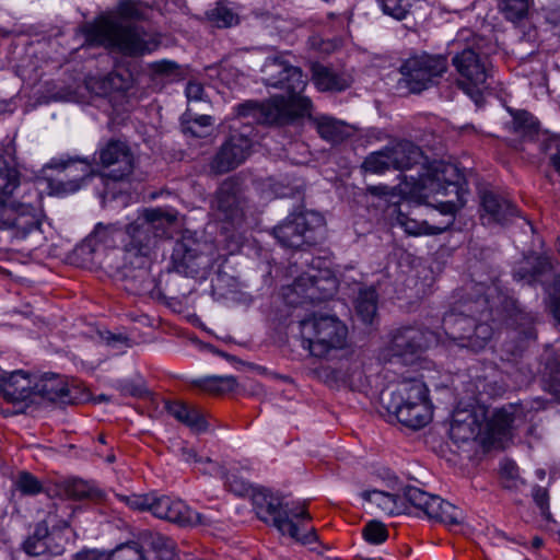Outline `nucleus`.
I'll return each mask as SVG.
<instances>
[{
  "mask_svg": "<svg viewBox=\"0 0 560 560\" xmlns=\"http://www.w3.org/2000/svg\"><path fill=\"white\" fill-rule=\"evenodd\" d=\"M238 126H231L230 132L210 162L215 174H226L237 168L252 154L259 142L257 125L252 118H238Z\"/></svg>",
  "mask_w": 560,
  "mask_h": 560,
  "instance_id": "nucleus-12",
  "label": "nucleus"
},
{
  "mask_svg": "<svg viewBox=\"0 0 560 560\" xmlns=\"http://www.w3.org/2000/svg\"><path fill=\"white\" fill-rule=\"evenodd\" d=\"M113 42L110 50L126 57L150 55L159 47V42L147 38V33L135 24H124L117 20L110 23Z\"/></svg>",
  "mask_w": 560,
  "mask_h": 560,
  "instance_id": "nucleus-19",
  "label": "nucleus"
},
{
  "mask_svg": "<svg viewBox=\"0 0 560 560\" xmlns=\"http://www.w3.org/2000/svg\"><path fill=\"white\" fill-rule=\"evenodd\" d=\"M267 88L283 91L265 101L247 100L236 104L233 112L238 118H252L260 126L283 127L311 115L313 103L302 93L306 80L300 67L291 65L279 54L268 56L260 69Z\"/></svg>",
  "mask_w": 560,
  "mask_h": 560,
  "instance_id": "nucleus-3",
  "label": "nucleus"
},
{
  "mask_svg": "<svg viewBox=\"0 0 560 560\" xmlns=\"http://www.w3.org/2000/svg\"><path fill=\"white\" fill-rule=\"evenodd\" d=\"M542 290L549 300L560 299V272L553 275L551 281L547 279V284L542 287Z\"/></svg>",
  "mask_w": 560,
  "mask_h": 560,
  "instance_id": "nucleus-59",
  "label": "nucleus"
},
{
  "mask_svg": "<svg viewBox=\"0 0 560 560\" xmlns=\"http://www.w3.org/2000/svg\"><path fill=\"white\" fill-rule=\"evenodd\" d=\"M164 410L196 434L206 433L210 428L203 411L199 407L184 400L165 399Z\"/></svg>",
  "mask_w": 560,
  "mask_h": 560,
  "instance_id": "nucleus-25",
  "label": "nucleus"
},
{
  "mask_svg": "<svg viewBox=\"0 0 560 560\" xmlns=\"http://www.w3.org/2000/svg\"><path fill=\"white\" fill-rule=\"evenodd\" d=\"M202 348L208 350L209 352L218 355V357H221V358L228 360V361H234L235 360L234 355H232V354H230V353H228V352H225L223 350L218 349L215 346H213L211 343L203 342L202 343Z\"/></svg>",
  "mask_w": 560,
  "mask_h": 560,
  "instance_id": "nucleus-63",
  "label": "nucleus"
},
{
  "mask_svg": "<svg viewBox=\"0 0 560 560\" xmlns=\"http://www.w3.org/2000/svg\"><path fill=\"white\" fill-rule=\"evenodd\" d=\"M116 388L120 392L121 395L137 399H145L152 395V392L147 386L145 381L141 377L137 380H118Z\"/></svg>",
  "mask_w": 560,
  "mask_h": 560,
  "instance_id": "nucleus-44",
  "label": "nucleus"
},
{
  "mask_svg": "<svg viewBox=\"0 0 560 560\" xmlns=\"http://www.w3.org/2000/svg\"><path fill=\"white\" fill-rule=\"evenodd\" d=\"M387 147L392 167L396 171L411 170L422 156L421 148L408 139L398 140Z\"/></svg>",
  "mask_w": 560,
  "mask_h": 560,
  "instance_id": "nucleus-32",
  "label": "nucleus"
},
{
  "mask_svg": "<svg viewBox=\"0 0 560 560\" xmlns=\"http://www.w3.org/2000/svg\"><path fill=\"white\" fill-rule=\"evenodd\" d=\"M436 341L433 331L413 326L396 328L387 346L392 360L409 365L415 363Z\"/></svg>",
  "mask_w": 560,
  "mask_h": 560,
  "instance_id": "nucleus-16",
  "label": "nucleus"
},
{
  "mask_svg": "<svg viewBox=\"0 0 560 560\" xmlns=\"http://www.w3.org/2000/svg\"><path fill=\"white\" fill-rule=\"evenodd\" d=\"M533 500L540 511L541 516L546 521H551L552 515L550 512L549 493L546 488L535 486L533 489Z\"/></svg>",
  "mask_w": 560,
  "mask_h": 560,
  "instance_id": "nucleus-54",
  "label": "nucleus"
},
{
  "mask_svg": "<svg viewBox=\"0 0 560 560\" xmlns=\"http://www.w3.org/2000/svg\"><path fill=\"white\" fill-rule=\"evenodd\" d=\"M213 124V117L210 115H196L194 118L190 117L189 113L183 114L180 118L182 131L185 135H190L195 138H201L202 133L195 129V126L205 128L210 127Z\"/></svg>",
  "mask_w": 560,
  "mask_h": 560,
  "instance_id": "nucleus-50",
  "label": "nucleus"
},
{
  "mask_svg": "<svg viewBox=\"0 0 560 560\" xmlns=\"http://www.w3.org/2000/svg\"><path fill=\"white\" fill-rule=\"evenodd\" d=\"M58 532L55 528L50 530L46 521L36 523L33 533L23 541V551L31 557L61 553L63 550L61 545L51 546Z\"/></svg>",
  "mask_w": 560,
  "mask_h": 560,
  "instance_id": "nucleus-27",
  "label": "nucleus"
},
{
  "mask_svg": "<svg viewBox=\"0 0 560 560\" xmlns=\"http://www.w3.org/2000/svg\"><path fill=\"white\" fill-rule=\"evenodd\" d=\"M66 495L74 501H82L95 497L96 489L81 478H71L65 481Z\"/></svg>",
  "mask_w": 560,
  "mask_h": 560,
  "instance_id": "nucleus-45",
  "label": "nucleus"
},
{
  "mask_svg": "<svg viewBox=\"0 0 560 560\" xmlns=\"http://www.w3.org/2000/svg\"><path fill=\"white\" fill-rule=\"evenodd\" d=\"M530 0H500L499 8L504 18L511 22L522 21L527 16Z\"/></svg>",
  "mask_w": 560,
  "mask_h": 560,
  "instance_id": "nucleus-47",
  "label": "nucleus"
},
{
  "mask_svg": "<svg viewBox=\"0 0 560 560\" xmlns=\"http://www.w3.org/2000/svg\"><path fill=\"white\" fill-rule=\"evenodd\" d=\"M378 293L374 287L361 289L355 300V314L359 320L369 326L377 316Z\"/></svg>",
  "mask_w": 560,
  "mask_h": 560,
  "instance_id": "nucleus-36",
  "label": "nucleus"
},
{
  "mask_svg": "<svg viewBox=\"0 0 560 560\" xmlns=\"http://www.w3.org/2000/svg\"><path fill=\"white\" fill-rule=\"evenodd\" d=\"M91 166L97 170L101 187L96 192L101 206L109 210L126 208L131 200L126 180L136 167V156L126 140L118 138L101 139L92 155H86Z\"/></svg>",
  "mask_w": 560,
  "mask_h": 560,
  "instance_id": "nucleus-6",
  "label": "nucleus"
},
{
  "mask_svg": "<svg viewBox=\"0 0 560 560\" xmlns=\"http://www.w3.org/2000/svg\"><path fill=\"white\" fill-rule=\"evenodd\" d=\"M316 130L319 137L331 143L342 142L347 138L345 124L330 116H322L316 121Z\"/></svg>",
  "mask_w": 560,
  "mask_h": 560,
  "instance_id": "nucleus-40",
  "label": "nucleus"
},
{
  "mask_svg": "<svg viewBox=\"0 0 560 560\" xmlns=\"http://www.w3.org/2000/svg\"><path fill=\"white\" fill-rule=\"evenodd\" d=\"M479 218L485 226H509L522 211L511 199L492 189L479 191Z\"/></svg>",
  "mask_w": 560,
  "mask_h": 560,
  "instance_id": "nucleus-20",
  "label": "nucleus"
},
{
  "mask_svg": "<svg viewBox=\"0 0 560 560\" xmlns=\"http://www.w3.org/2000/svg\"><path fill=\"white\" fill-rule=\"evenodd\" d=\"M552 148H555V152H552L549 156V165L560 176V143L553 140L544 143L545 152L551 150Z\"/></svg>",
  "mask_w": 560,
  "mask_h": 560,
  "instance_id": "nucleus-57",
  "label": "nucleus"
},
{
  "mask_svg": "<svg viewBox=\"0 0 560 560\" xmlns=\"http://www.w3.org/2000/svg\"><path fill=\"white\" fill-rule=\"evenodd\" d=\"M324 225L322 213L299 205L272 229L271 234L281 247L304 250L317 243V230Z\"/></svg>",
  "mask_w": 560,
  "mask_h": 560,
  "instance_id": "nucleus-13",
  "label": "nucleus"
},
{
  "mask_svg": "<svg viewBox=\"0 0 560 560\" xmlns=\"http://www.w3.org/2000/svg\"><path fill=\"white\" fill-rule=\"evenodd\" d=\"M490 291L487 283H475L466 294L462 310L444 316L445 334L459 348L479 352L492 340L495 327Z\"/></svg>",
  "mask_w": 560,
  "mask_h": 560,
  "instance_id": "nucleus-7",
  "label": "nucleus"
},
{
  "mask_svg": "<svg viewBox=\"0 0 560 560\" xmlns=\"http://www.w3.org/2000/svg\"><path fill=\"white\" fill-rule=\"evenodd\" d=\"M151 68L158 75L171 77L176 73L179 67L175 61L163 59L153 62Z\"/></svg>",
  "mask_w": 560,
  "mask_h": 560,
  "instance_id": "nucleus-56",
  "label": "nucleus"
},
{
  "mask_svg": "<svg viewBox=\"0 0 560 560\" xmlns=\"http://www.w3.org/2000/svg\"><path fill=\"white\" fill-rule=\"evenodd\" d=\"M553 262L550 256L545 253H532L524 257V260L514 266L511 272L514 282L522 287L537 290L547 284V279L553 272Z\"/></svg>",
  "mask_w": 560,
  "mask_h": 560,
  "instance_id": "nucleus-23",
  "label": "nucleus"
},
{
  "mask_svg": "<svg viewBox=\"0 0 560 560\" xmlns=\"http://www.w3.org/2000/svg\"><path fill=\"white\" fill-rule=\"evenodd\" d=\"M198 245L190 240H177L174 243L171 262L174 270L186 277H195L200 269Z\"/></svg>",
  "mask_w": 560,
  "mask_h": 560,
  "instance_id": "nucleus-28",
  "label": "nucleus"
},
{
  "mask_svg": "<svg viewBox=\"0 0 560 560\" xmlns=\"http://www.w3.org/2000/svg\"><path fill=\"white\" fill-rule=\"evenodd\" d=\"M304 264L310 266V272H303L298 276L291 290L301 296L302 302L317 304L331 300L337 293V279L332 271L322 267L325 262L319 257H314L308 253L302 255Z\"/></svg>",
  "mask_w": 560,
  "mask_h": 560,
  "instance_id": "nucleus-15",
  "label": "nucleus"
},
{
  "mask_svg": "<svg viewBox=\"0 0 560 560\" xmlns=\"http://www.w3.org/2000/svg\"><path fill=\"white\" fill-rule=\"evenodd\" d=\"M386 411L406 428L420 430L429 424L433 417L434 405L430 389L421 378H405L389 393L382 397Z\"/></svg>",
  "mask_w": 560,
  "mask_h": 560,
  "instance_id": "nucleus-9",
  "label": "nucleus"
},
{
  "mask_svg": "<svg viewBox=\"0 0 560 560\" xmlns=\"http://www.w3.org/2000/svg\"><path fill=\"white\" fill-rule=\"evenodd\" d=\"M154 497L151 494H137L132 493L130 495H121L119 500L121 502H125L128 508H130L133 511L144 512L152 510V503H153Z\"/></svg>",
  "mask_w": 560,
  "mask_h": 560,
  "instance_id": "nucleus-52",
  "label": "nucleus"
},
{
  "mask_svg": "<svg viewBox=\"0 0 560 560\" xmlns=\"http://www.w3.org/2000/svg\"><path fill=\"white\" fill-rule=\"evenodd\" d=\"M212 203L223 221L233 223L242 220L245 206L242 180L235 176L225 178L218 186Z\"/></svg>",
  "mask_w": 560,
  "mask_h": 560,
  "instance_id": "nucleus-22",
  "label": "nucleus"
},
{
  "mask_svg": "<svg viewBox=\"0 0 560 560\" xmlns=\"http://www.w3.org/2000/svg\"><path fill=\"white\" fill-rule=\"evenodd\" d=\"M147 553L153 552L156 560H178L176 544L163 534L143 530Z\"/></svg>",
  "mask_w": 560,
  "mask_h": 560,
  "instance_id": "nucleus-34",
  "label": "nucleus"
},
{
  "mask_svg": "<svg viewBox=\"0 0 560 560\" xmlns=\"http://www.w3.org/2000/svg\"><path fill=\"white\" fill-rule=\"evenodd\" d=\"M190 384L203 392L221 395L231 392L236 386V378L233 375L219 376L210 375L191 380Z\"/></svg>",
  "mask_w": 560,
  "mask_h": 560,
  "instance_id": "nucleus-37",
  "label": "nucleus"
},
{
  "mask_svg": "<svg viewBox=\"0 0 560 560\" xmlns=\"http://www.w3.org/2000/svg\"><path fill=\"white\" fill-rule=\"evenodd\" d=\"M175 217L160 208H140L128 222H97L68 258L81 268H100L117 281L148 275L159 241L168 238Z\"/></svg>",
  "mask_w": 560,
  "mask_h": 560,
  "instance_id": "nucleus-1",
  "label": "nucleus"
},
{
  "mask_svg": "<svg viewBox=\"0 0 560 560\" xmlns=\"http://www.w3.org/2000/svg\"><path fill=\"white\" fill-rule=\"evenodd\" d=\"M514 413L508 408L495 409L491 417L487 419L483 430L481 429L480 443L483 446H492L511 434L514 423Z\"/></svg>",
  "mask_w": 560,
  "mask_h": 560,
  "instance_id": "nucleus-29",
  "label": "nucleus"
},
{
  "mask_svg": "<svg viewBox=\"0 0 560 560\" xmlns=\"http://www.w3.org/2000/svg\"><path fill=\"white\" fill-rule=\"evenodd\" d=\"M224 486L228 491L236 497L252 495L254 486L247 477L244 476V469L240 467H230L223 474Z\"/></svg>",
  "mask_w": 560,
  "mask_h": 560,
  "instance_id": "nucleus-38",
  "label": "nucleus"
},
{
  "mask_svg": "<svg viewBox=\"0 0 560 560\" xmlns=\"http://www.w3.org/2000/svg\"><path fill=\"white\" fill-rule=\"evenodd\" d=\"M34 399L37 398L55 404L73 405L77 404V397L66 382L65 377L58 373L44 372L34 376Z\"/></svg>",
  "mask_w": 560,
  "mask_h": 560,
  "instance_id": "nucleus-24",
  "label": "nucleus"
},
{
  "mask_svg": "<svg viewBox=\"0 0 560 560\" xmlns=\"http://www.w3.org/2000/svg\"><path fill=\"white\" fill-rule=\"evenodd\" d=\"M182 455L186 463L203 464L211 462L209 457L199 455L198 452L192 447H183Z\"/></svg>",
  "mask_w": 560,
  "mask_h": 560,
  "instance_id": "nucleus-60",
  "label": "nucleus"
},
{
  "mask_svg": "<svg viewBox=\"0 0 560 560\" xmlns=\"http://www.w3.org/2000/svg\"><path fill=\"white\" fill-rule=\"evenodd\" d=\"M448 436L452 443L458 447L464 448L466 445H469L480 440L481 434V424L475 413H467L464 419H459L455 417L450 425Z\"/></svg>",
  "mask_w": 560,
  "mask_h": 560,
  "instance_id": "nucleus-30",
  "label": "nucleus"
},
{
  "mask_svg": "<svg viewBox=\"0 0 560 560\" xmlns=\"http://www.w3.org/2000/svg\"><path fill=\"white\" fill-rule=\"evenodd\" d=\"M110 23H115V19L103 14L93 21L81 23L75 28V35L83 37L81 48L105 47L110 50L113 42Z\"/></svg>",
  "mask_w": 560,
  "mask_h": 560,
  "instance_id": "nucleus-26",
  "label": "nucleus"
},
{
  "mask_svg": "<svg viewBox=\"0 0 560 560\" xmlns=\"http://www.w3.org/2000/svg\"><path fill=\"white\" fill-rule=\"evenodd\" d=\"M517 465L512 459H505L500 465V472L503 477L509 479H515L517 476Z\"/></svg>",
  "mask_w": 560,
  "mask_h": 560,
  "instance_id": "nucleus-62",
  "label": "nucleus"
},
{
  "mask_svg": "<svg viewBox=\"0 0 560 560\" xmlns=\"http://www.w3.org/2000/svg\"><path fill=\"white\" fill-rule=\"evenodd\" d=\"M105 553L97 549H82L74 555L73 560H103Z\"/></svg>",
  "mask_w": 560,
  "mask_h": 560,
  "instance_id": "nucleus-61",
  "label": "nucleus"
},
{
  "mask_svg": "<svg viewBox=\"0 0 560 560\" xmlns=\"http://www.w3.org/2000/svg\"><path fill=\"white\" fill-rule=\"evenodd\" d=\"M112 560H149L143 532L136 539L119 544L112 551Z\"/></svg>",
  "mask_w": 560,
  "mask_h": 560,
  "instance_id": "nucleus-39",
  "label": "nucleus"
},
{
  "mask_svg": "<svg viewBox=\"0 0 560 560\" xmlns=\"http://www.w3.org/2000/svg\"><path fill=\"white\" fill-rule=\"evenodd\" d=\"M500 310L504 324V339L499 348L500 359L503 362L517 363L537 340L538 313L509 295L501 299Z\"/></svg>",
  "mask_w": 560,
  "mask_h": 560,
  "instance_id": "nucleus-8",
  "label": "nucleus"
},
{
  "mask_svg": "<svg viewBox=\"0 0 560 560\" xmlns=\"http://www.w3.org/2000/svg\"><path fill=\"white\" fill-rule=\"evenodd\" d=\"M205 94L203 85L198 81H188L185 88V95L189 102L201 101Z\"/></svg>",
  "mask_w": 560,
  "mask_h": 560,
  "instance_id": "nucleus-58",
  "label": "nucleus"
},
{
  "mask_svg": "<svg viewBox=\"0 0 560 560\" xmlns=\"http://www.w3.org/2000/svg\"><path fill=\"white\" fill-rule=\"evenodd\" d=\"M97 172L86 156H71L65 153L51 158L40 170L37 180L45 184L49 196L66 198L86 187L89 182L96 177Z\"/></svg>",
  "mask_w": 560,
  "mask_h": 560,
  "instance_id": "nucleus-10",
  "label": "nucleus"
},
{
  "mask_svg": "<svg viewBox=\"0 0 560 560\" xmlns=\"http://www.w3.org/2000/svg\"><path fill=\"white\" fill-rule=\"evenodd\" d=\"M549 301L552 315L560 323V299H552Z\"/></svg>",
  "mask_w": 560,
  "mask_h": 560,
  "instance_id": "nucleus-64",
  "label": "nucleus"
},
{
  "mask_svg": "<svg viewBox=\"0 0 560 560\" xmlns=\"http://www.w3.org/2000/svg\"><path fill=\"white\" fill-rule=\"evenodd\" d=\"M401 501L405 504V513L411 514V509L417 510V516H425L447 525H462L464 511L438 494H431L418 487L406 486L402 488Z\"/></svg>",
  "mask_w": 560,
  "mask_h": 560,
  "instance_id": "nucleus-14",
  "label": "nucleus"
},
{
  "mask_svg": "<svg viewBox=\"0 0 560 560\" xmlns=\"http://www.w3.org/2000/svg\"><path fill=\"white\" fill-rule=\"evenodd\" d=\"M358 497L363 502L375 504L380 510L388 515H399L405 513V504L401 501V494L378 489H365L359 492Z\"/></svg>",
  "mask_w": 560,
  "mask_h": 560,
  "instance_id": "nucleus-33",
  "label": "nucleus"
},
{
  "mask_svg": "<svg viewBox=\"0 0 560 560\" xmlns=\"http://www.w3.org/2000/svg\"><path fill=\"white\" fill-rule=\"evenodd\" d=\"M388 147L385 145L381 150L369 153L361 165L365 174L383 175L387 171L393 170L390 155L387 152Z\"/></svg>",
  "mask_w": 560,
  "mask_h": 560,
  "instance_id": "nucleus-41",
  "label": "nucleus"
},
{
  "mask_svg": "<svg viewBox=\"0 0 560 560\" xmlns=\"http://www.w3.org/2000/svg\"><path fill=\"white\" fill-rule=\"evenodd\" d=\"M13 483L22 495L34 497L44 492L43 482L27 470L20 471Z\"/></svg>",
  "mask_w": 560,
  "mask_h": 560,
  "instance_id": "nucleus-46",
  "label": "nucleus"
},
{
  "mask_svg": "<svg viewBox=\"0 0 560 560\" xmlns=\"http://www.w3.org/2000/svg\"><path fill=\"white\" fill-rule=\"evenodd\" d=\"M446 71V58L442 55L422 54L407 59L400 68L409 89L413 93L427 90L434 78Z\"/></svg>",
  "mask_w": 560,
  "mask_h": 560,
  "instance_id": "nucleus-18",
  "label": "nucleus"
},
{
  "mask_svg": "<svg viewBox=\"0 0 560 560\" xmlns=\"http://www.w3.org/2000/svg\"><path fill=\"white\" fill-rule=\"evenodd\" d=\"M409 183L405 180L395 186H373L371 192L384 197L388 202L387 215L395 220V224L412 236L439 235L446 231V228L430 225L425 221L419 222L410 217L415 208L427 203L424 189H430L444 196H454V199L440 201L436 209L443 215L454 219L456 212L467 202L469 183L465 170L457 164L434 160L427 163L419 172V177H411Z\"/></svg>",
  "mask_w": 560,
  "mask_h": 560,
  "instance_id": "nucleus-2",
  "label": "nucleus"
},
{
  "mask_svg": "<svg viewBox=\"0 0 560 560\" xmlns=\"http://www.w3.org/2000/svg\"><path fill=\"white\" fill-rule=\"evenodd\" d=\"M512 116L514 130L516 132L529 137L538 135L540 124L532 113L525 109H518L515 110V113H513Z\"/></svg>",
  "mask_w": 560,
  "mask_h": 560,
  "instance_id": "nucleus-43",
  "label": "nucleus"
},
{
  "mask_svg": "<svg viewBox=\"0 0 560 560\" xmlns=\"http://www.w3.org/2000/svg\"><path fill=\"white\" fill-rule=\"evenodd\" d=\"M250 501L257 518L275 527L281 536L312 551L313 545L324 547L305 503L285 500L279 491L262 486L253 489Z\"/></svg>",
  "mask_w": 560,
  "mask_h": 560,
  "instance_id": "nucleus-5",
  "label": "nucleus"
},
{
  "mask_svg": "<svg viewBox=\"0 0 560 560\" xmlns=\"http://www.w3.org/2000/svg\"><path fill=\"white\" fill-rule=\"evenodd\" d=\"M374 476L383 482V485L392 490L399 489L401 480L396 472L388 467H378L374 470Z\"/></svg>",
  "mask_w": 560,
  "mask_h": 560,
  "instance_id": "nucleus-55",
  "label": "nucleus"
},
{
  "mask_svg": "<svg viewBox=\"0 0 560 560\" xmlns=\"http://www.w3.org/2000/svg\"><path fill=\"white\" fill-rule=\"evenodd\" d=\"M209 19L215 23L217 26L226 28L232 26L236 21L237 16L234 12L226 7H218L211 11Z\"/></svg>",
  "mask_w": 560,
  "mask_h": 560,
  "instance_id": "nucleus-53",
  "label": "nucleus"
},
{
  "mask_svg": "<svg viewBox=\"0 0 560 560\" xmlns=\"http://www.w3.org/2000/svg\"><path fill=\"white\" fill-rule=\"evenodd\" d=\"M21 172L15 159L0 152V244L9 246L13 242L24 241L31 234H42L44 211L40 207V192L24 186L21 189Z\"/></svg>",
  "mask_w": 560,
  "mask_h": 560,
  "instance_id": "nucleus-4",
  "label": "nucleus"
},
{
  "mask_svg": "<svg viewBox=\"0 0 560 560\" xmlns=\"http://www.w3.org/2000/svg\"><path fill=\"white\" fill-rule=\"evenodd\" d=\"M452 65L460 77L462 90L478 105L483 101V90L488 88V69L480 54L470 47L456 52Z\"/></svg>",
  "mask_w": 560,
  "mask_h": 560,
  "instance_id": "nucleus-17",
  "label": "nucleus"
},
{
  "mask_svg": "<svg viewBox=\"0 0 560 560\" xmlns=\"http://www.w3.org/2000/svg\"><path fill=\"white\" fill-rule=\"evenodd\" d=\"M382 12L397 21L405 20L413 5L415 0H376Z\"/></svg>",
  "mask_w": 560,
  "mask_h": 560,
  "instance_id": "nucleus-48",
  "label": "nucleus"
},
{
  "mask_svg": "<svg viewBox=\"0 0 560 560\" xmlns=\"http://www.w3.org/2000/svg\"><path fill=\"white\" fill-rule=\"evenodd\" d=\"M151 513L153 516L179 525L190 522L188 506L182 500H174L167 495L154 497Z\"/></svg>",
  "mask_w": 560,
  "mask_h": 560,
  "instance_id": "nucleus-31",
  "label": "nucleus"
},
{
  "mask_svg": "<svg viewBox=\"0 0 560 560\" xmlns=\"http://www.w3.org/2000/svg\"><path fill=\"white\" fill-rule=\"evenodd\" d=\"M34 377L23 371L15 370L7 373L2 371L0 377V394L7 402L13 405L12 413L24 412L31 404L38 402L34 399Z\"/></svg>",
  "mask_w": 560,
  "mask_h": 560,
  "instance_id": "nucleus-21",
  "label": "nucleus"
},
{
  "mask_svg": "<svg viewBox=\"0 0 560 560\" xmlns=\"http://www.w3.org/2000/svg\"><path fill=\"white\" fill-rule=\"evenodd\" d=\"M143 2L140 0H119L113 11V19L124 21H143L144 12L141 10Z\"/></svg>",
  "mask_w": 560,
  "mask_h": 560,
  "instance_id": "nucleus-42",
  "label": "nucleus"
},
{
  "mask_svg": "<svg viewBox=\"0 0 560 560\" xmlns=\"http://www.w3.org/2000/svg\"><path fill=\"white\" fill-rule=\"evenodd\" d=\"M303 345L310 354L326 359L347 346L348 327L336 315L313 312L300 322Z\"/></svg>",
  "mask_w": 560,
  "mask_h": 560,
  "instance_id": "nucleus-11",
  "label": "nucleus"
},
{
  "mask_svg": "<svg viewBox=\"0 0 560 560\" xmlns=\"http://www.w3.org/2000/svg\"><path fill=\"white\" fill-rule=\"evenodd\" d=\"M544 382L546 389L560 399V361L553 360L546 364Z\"/></svg>",
  "mask_w": 560,
  "mask_h": 560,
  "instance_id": "nucleus-51",
  "label": "nucleus"
},
{
  "mask_svg": "<svg viewBox=\"0 0 560 560\" xmlns=\"http://www.w3.org/2000/svg\"><path fill=\"white\" fill-rule=\"evenodd\" d=\"M362 536L368 544L378 546L388 539L389 533L384 523L371 520L364 525Z\"/></svg>",
  "mask_w": 560,
  "mask_h": 560,
  "instance_id": "nucleus-49",
  "label": "nucleus"
},
{
  "mask_svg": "<svg viewBox=\"0 0 560 560\" xmlns=\"http://www.w3.org/2000/svg\"><path fill=\"white\" fill-rule=\"evenodd\" d=\"M312 77L320 92H343L349 88L348 81L341 74L320 63L312 67Z\"/></svg>",
  "mask_w": 560,
  "mask_h": 560,
  "instance_id": "nucleus-35",
  "label": "nucleus"
}]
</instances>
